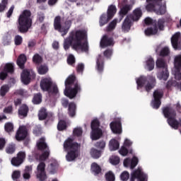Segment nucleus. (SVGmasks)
I'll list each match as a JSON object with an SVG mask.
<instances>
[{
  "mask_svg": "<svg viewBox=\"0 0 181 181\" xmlns=\"http://www.w3.org/2000/svg\"><path fill=\"white\" fill-rule=\"evenodd\" d=\"M179 37H180V33H176L171 38L172 46L175 50H181V42H179Z\"/></svg>",
  "mask_w": 181,
  "mask_h": 181,
  "instance_id": "nucleus-22",
  "label": "nucleus"
},
{
  "mask_svg": "<svg viewBox=\"0 0 181 181\" xmlns=\"http://www.w3.org/2000/svg\"><path fill=\"white\" fill-rule=\"evenodd\" d=\"M146 66L148 67V71H152L155 69V61L153 58L150 57L146 61Z\"/></svg>",
  "mask_w": 181,
  "mask_h": 181,
  "instance_id": "nucleus-43",
  "label": "nucleus"
},
{
  "mask_svg": "<svg viewBox=\"0 0 181 181\" xmlns=\"http://www.w3.org/2000/svg\"><path fill=\"white\" fill-rule=\"evenodd\" d=\"M3 70L7 74H13L15 73V66L12 63H7L5 64Z\"/></svg>",
  "mask_w": 181,
  "mask_h": 181,
  "instance_id": "nucleus-32",
  "label": "nucleus"
},
{
  "mask_svg": "<svg viewBox=\"0 0 181 181\" xmlns=\"http://www.w3.org/2000/svg\"><path fill=\"white\" fill-rule=\"evenodd\" d=\"M136 84L137 90L144 87L147 93H151V90L156 87V78L151 75L141 76L136 79Z\"/></svg>",
  "mask_w": 181,
  "mask_h": 181,
  "instance_id": "nucleus-5",
  "label": "nucleus"
},
{
  "mask_svg": "<svg viewBox=\"0 0 181 181\" xmlns=\"http://www.w3.org/2000/svg\"><path fill=\"white\" fill-rule=\"evenodd\" d=\"M131 9H132V6L131 5H125L119 11V15H120V21H122L124 19V16H125V15L128 14V12L129 11H131Z\"/></svg>",
  "mask_w": 181,
  "mask_h": 181,
  "instance_id": "nucleus-28",
  "label": "nucleus"
},
{
  "mask_svg": "<svg viewBox=\"0 0 181 181\" xmlns=\"http://www.w3.org/2000/svg\"><path fill=\"white\" fill-rule=\"evenodd\" d=\"M165 93L162 89H156L153 91V100L151 102L152 107L155 110H159L160 105H162V98H163Z\"/></svg>",
  "mask_w": 181,
  "mask_h": 181,
  "instance_id": "nucleus-11",
  "label": "nucleus"
},
{
  "mask_svg": "<svg viewBox=\"0 0 181 181\" xmlns=\"http://www.w3.org/2000/svg\"><path fill=\"white\" fill-rule=\"evenodd\" d=\"M33 62L35 63V64H40V63L43 62V59L39 54H35L33 57Z\"/></svg>",
  "mask_w": 181,
  "mask_h": 181,
  "instance_id": "nucleus-53",
  "label": "nucleus"
},
{
  "mask_svg": "<svg viewBox=\"0 0 181 181\" xmlns=\"http://www.w3.org/2000/svg\"><path fill=\"white\" fill-rule=\"evenodd\" d=\"M81 145L77 142H74V139L68 138L64 142V149L67 152L66 159L67 162H73L76 160L80 156V148Z\"/></svg>",
  "mask_w": 181,
  "mask_h": 181,
  "instance_id": "nucleus-2",
  "label": "nucleus"
},
{
  "mask_svg": "<svg viewBox=\"0 0 181 181\" xmlns=\"http://www.w3.org/2000/svg\"><path fill=\"white\" fill-rule=\"evenodd\" d=\"M40 87L42 91L47 92L48 94H52V95L59 94V88L57 85L53 84V80L50 77L41 79Z\"/></svg>",
  "mask_w": 181,
  "mask_h": 181,
  "instance_id": "nucleus-6",
  "label": "nucleus"
},
{
  "mask_svg": "<svg viewBox=\"0 0 181 181\" xmlns=\"http://www.w3.org/2000/svg\"><path fill=\"white\" fill-rule=\"evenodd\" d=\"M90 155L92 158H94L95 159H98V158L101 156V151L97 150L95 148H92L90 150Z\"/></svg>",
  "mask_w": 181,
  "mask_h": 181,
  "instance_id": "nucleus-47",
  "label": "nucleus"
},
{
  "mask_svg": "<svg viewBox=\"0 0 181 181\" xmlns=\"http://www.w3.org/2000/svg\"><path fill=\"white\" fill-rule=\"evenodd\" d=\"M8 93H9V85L2 86L0 88L1 97H5Z\"/></svg>",
  "mask_w": 181,
  "mask_h": 181,
  "instance_id": "nucleus-45",
  "label": "nucleus"
},
{
  "mask_svg": "<svg viewBox=\"0 0 181 181\" xmlns=\"http://www.w3.org/2000/svg\"><path fill=\"white\" fill-rule=\"evenodd\" d=\"M110 151H117L119 148V142L117 139H111L109 143Z\"/></svg>",
  "mask_w": 181,
  "mask_h": 181,
  "instance_id": "nucleus-35",
  "label": "nucleus"
},
{
  "mask_svg": "<svg viewBox=\"0 0 181 181\" xmlns=\"http://www.w3.org/2000/svg\"><path fill=\"white\" fill-rule=\"evenodd\" d=\"M100 45L103 49L104 47H108V46H114V38L105 35L103 36Z\"/></svg>",
  "mask_w": 181,
  "mask_h": 181,
  "instance_id": "nucleus-18",
  "label": "nucleus"
},
{
  "mask_svg": "<svg viewBox=\"0 0 181 181\" xmlns=\"http://www.w3.org/2000/svg\"><path fill=\"white\" fill-rule=\"evenodd\" d=\"M95 69L99 74H103L104 71V57L101 54H99L97 57Z\"/></svg>",
  "mask_w": 181,
  "mask_h": 181,
  "instance_id": "nucleus-20",
  "label": "nucleus"
},
{
  "mask_svg": "<svg viewBox=\"0 0 181 181\" xmlns=\"http://www.w3.org/2000/svg\"><path fill=\"white\" fill-rule=\"evenodd\" d=\"M32 12L30 10H24L18 17V30L20 33H28L32 27Z\"/></svg>",
  "mask_w": 181,
  "mask_h": 181,
  "instance_id": "nucleus-4",
  "label": "nucleus"
},
{
  "mask_svg": "<svg viewBox=\"0 0 181 181\" xmlns=\"http://www.w3.org/2000/svg\"><path fill=\"white\" fill-rule=\"evenodd\" d=\"M3 112L4 114H8L10 115H12L13 114V105H10L8 106H6L4 108Z\"/></svg>",
  "mask_w": 181,
  "mask_h": 181,
  "instance_id": "nucleus-52",
  "label": "nucleus"
},
{
  "mask_svg": "<svg viewBox=\"0 0 181 181\" xmlns=\"http://www.w3.org/2000/svg\"><path fill=\"white\" fill-rule=\"evenodd\" d=\"M57 129L58 131H64V129H67V122L63 119L59 120L57 124Z\"/></svg>",
  "mask_w": 181,
  "mask_h": 181,
  "instance_id": "nucleus-44",
  "label": "nucleus"
},
{
  "mask_svg": "<svg viewBox=\"0 0 181 181\" xmlns=\"http://www.w3.org/2000/svg\"><path fill=\"white\" fill-rule=\"evenodd\" d=\"M38 118L40 121H45L47 119L48 121H53V114L47 112V110L42 107L38 112Z\"/></svg>",
  "mask_w": 181,
  "mask_h": 181,
  "instance_id": "nucleus-17",
  "label": "nucleus"
},
{
  "mask_svg": "<svg viewBox=\"0 0 181 181\" xmlns=\"http://www.w3.org/2000/svg\"><path fill=\"white\" fill-rule=\"evenodd\" d=\"M95 146V148H98V149H104V148H105V142L104 140L99 141L96 142Z\"/></svg>",
  "mask_w": 181,
  "mask_h": 181,
  "instance_id": "nucleus-58",
  "label": "nucleus"
},
{
  "mask_svg": "<svg viewBox=\"0 0 181 181\" xmlns=\"http://www.w3.org/2000/svg\"><path fill=\"white\" fill-rule=\"evenodd\" d=\"M163 0H146L148 4L146 6V9L148 12L156 11L155 6H160Z\"/></svg>",
  "mask_w": 181,
  "mask_h": 181,
  "instance_id": "nucleus-21",
  "label": "nucleus"
},
{
  "mask_svg": "<svg viewBox=\"0 0 181 181\" xmlns=\"http://www.w3.org/2000/svg\"><path fill=\"white\" fill-rule=\"evenodd\" d=\"M77 107L76 106V103L74 102H71L68 106V114L69 117H74L76 115V110Z\"/></svg>",
  "mask_w": 181,
  "mask_h": 181,
  "instance_id": "nucleus-31",
  "label": "nucleus"
},
{
  "mask_svg": "<svg viewBox=\"0 0 181 181\" xmlns=\"http://www.w3.org/2000/svg\"><path fill=\"white\" fill-rule=\"evenodd\" d=\"M117 18H115L113 21H112L106 27V32H112V30L117 28Z\"/></svg>",
  "mask_w": 181,
  "mask_h": 181,
  "instance_id": "nucleus-41",
  "label": "nucleus"
},
{
  "mask_svg": "<svg viewBox=\"0 0 181 181\" xmlns=\"http://www.w3.org/2000/svg\"><path fill=\"white\" fill-rule=\"evenodd\" d=\"M157 69H162V71L157 74V77L159 80L166 81L169 78V71L168 70V64L165 59L159 58L156 62Z\"/></svg>",
  "mask_w": 181,
  "mask_h": 181,
  "instance_id": "nucleus-9",
  "label": "nucleus"
},
{
  "mask_svg": "<svg viewBox=\"0 0 181 181\" xmlns=\"http://www.w3.org/2000/svg\"><path fill=\"white\" fill-rule=\"evenodd\" d=\"M163 114L170 127H177V119H176V110L171 107L166 106L163 108Z\"/></svg>",
  "mask_w": 181,
  "mask_h": 181,
  "instance_id": "nucleus-7",
  "label": "nucleus"
},
{
  "mask_svg": "<svg viewBox=\"0 0 181 181\" xmlns=\"http://www.w3.org/2000/svg\"><path fill=\"white\" fill-rule=\"evenodd\" d=\"M142 17V10L141 8H137L133 11V15L129 16L133 22H138Z\"/></svg>",
  "mask_w": 181,
  "mask_h": 181,
  "instance_id": "nucleus-25",
  "label": "nucleus"
},
{
  "mask_svg": "<svg viewBox=\"0 0 181 181\" xmlns=\"http://www.w3.org/2000/svg\"><path fill=\"white\" fill-rule=\"evenodd\" d=\"M45 18L46 16H45V13L43 12L37 13V21L38 22H40V23H43Z\"/></svg>",
  "mask_w": 181,
  "mask_h": 181,
  "instance_id": "nucleus-61",
  "label": "nucleus"
},
{
  "mask_svg": "<svg viewBox=\"0 0 181 181\" xmlns=\"http://www.w3.org/2000/svg\"><path fill=\"white\" fill-rule=\"evenodd\" d=\"M13 123L8 122L4 124V131H6L7 134H12V132H13Z\"/></svg>",
  "mask_w": 181,
  "mask_h": 181,
  "instance_id": "nucleus-40",
  "label": "nucleus"
},
{
  "mask_svg": "<svg viewBox=\"0 0 181 181\" xmlns=\"http://www.w3.org/2000/svg\"><path fill=\"white\" fill-rule=\"evenodd\" d=\"M23 42V38L22 37V36L17 35L15 36L14 37V43L16 45V46H21V45H22Z\"/></svg>",
  "mask_w": 181,
  "mask_h": 181,
  "instance_id": "nucleus-55",
  "label": "nucleus"
},
{
  "mask_svg": "<svg viewBox=\"0 0 181 181\" xmlns=\"http://www.w3.org/2000/svg\"><path fill=\"white\" fill-rule=\"evenodd\" d=\"M6 5H8V0H2L0 4V12H4L6 9Z\"/></svg>",
  "mask_w": 181,
  "mask_h": 181,
  "instance_id": "nucleus-63",
  "label": "nucleus"
},
{
  "mask_svg": "<svg viewBox=\"0 0 181 181\" xmlns=\"http://www.w3.org/2000/svg\"><path fill=\"white\" fill-rule=\"evenodd\" d=\"M18 114L19 117H22V118H26L28 114H29V106L26 104L21 105L18 108Z\"/></svg>",
  "mask_w": 181,
  "mask_h": 181,
  "instance_id": "nucleus-24",
  "label": "nucleus"
},
{
  "mask_svg": "<svg viewBox=\"0 0 181 181\" xmlns=\"http://www.w3.org/2000/svg\"><path fill=\"white\" fill-rule=\"evenodd\" d=\"M160 8L156 11L157 15H165L166 13V3L162 6V3L160 4Z\"/></svg>",
  "mask_w": 181,
  "mask_h": 181,
  "instance_id": "nucleus-50",
  "label": "nucleus"
},
{
  "mask_svg": "<svg viewBox=\"0 0 181 181\" xmlns=\"http://www.w3.org/2000/svg\"><path fill=\"white\" fill-rule=\"evenodd\" d=\"M73 134L75 136H81V135H83V129L81 127L75 128L73 131Z\"/></svg>",
  "mask_w": 181,
  "mask_h": 181,
  "instance_id": "nucleus-57",
  "label": "nucleus"
},
{
  "mask_svg": "<svg viewBox=\"0 0 181 181\" xmlns=\"http://www.w3.org/2000/svg\"><path fill=\"white\" fill-rule=\"evenodd\" d=\"M87 37V32L85 30H74L70 32L69 35L64 40V49L69 50L71 46L74 50L87 53L88 52V42L83 40Z\"/></svg>",
  "mask_w": 181,
  "mask_h": 181,
  "instance_id": "nucleus-1",
  "label": "nucleus"
},
{
  "mask_svg": "<svg viewBox=\"0 0 181 181\" xmlns=\"http://www.w3.org/2000/svg\"><path fill=\"white\" fill-rule=\"evenodd\" d=\"M110 129L113 134H122V124L121 121H115L110 123Z\"/></svg>",
  "mask_w": 181,
  "mask_h": 181,
  "instance_id": "nucleus-19",
  "label": "nucleus"
},
{
  "mask_svg": "<svg viewBox=\"0 0 181 181\" xmlns=\"http://www.w3.org/2000/svg\"><path fill=\"white\" fill-rule=\"evenodd\" d=\"M158 26L160 30H163V28H165V19L163 18L158 19Z\"/></svg>",
  "mask_w": 181,
  "mask_h": 181,
  "instance_id": "nucleus-62",
  "label": "nucleus"
},
{
  "mask_svg": "<svg viewBox=\"0 0 181 181\" xmlns=\"http://www.w3.org/2000/svg\"><path fill=\"white\" fill-rule=\"evenodd\" d=\"M37 148L38 151H45V149H49V146H47V144H46V139L45 137H41L37 141Z\"/></svg>",
  "mask_w": 181,
  "mask_h": 181,
  "instance_id": "nucleus-26",
  "label": "nucleus"
},
{
  "mask_svg": "<svg viewBox=\"0 0 181 181\" xmlns=\"http://www.w3.org/2000/svg\"><path fill=\"white\" fill-rule=\"evenodd\" d=\"M49 156H50V150L47 148L39 156V160L45 162V160L49 158Z\"/></svg>",
  "mask_w": 181,
  "mask_h": 181,
  "instance_id": "nucleus-37",
  "label": "nucleus"
},
{
  "mask_svg": "<svg viewBox=\"0 0 181 181\" xmlns=\"http://www.w3.org/2000/svg\"><path fill=\"white\" fill-rule=\"evenodd\" d=\"M27 60L28 59L26 58V55H25L24 54H21L19 55L17 59V64L20 67V69L25 68V63H26Z\"/></svg>",
  "mask_w": 181,
  "mask_h": 181,
  "instance_id": "nucleus-29",
  "label": "nucleus"
},
{
  "mask_svg": "<svg viewBox=\"0 0 181 181\" xmlns=\"http://www.w3.org/2000/svg\"><path fill=\"white\" fill-rule=\"evenodd\" d=\"M132 148H127L126 146H122L121 148L119 150V153L122 155V156H127L128 153L132 154Z\"/></svg>",
  "mask_w": 181,
  "mask_h": 181,
  "instance_id": "nucleus-38",
  "label": "nucleus"
},
{
  "mask_svg": "<svg viewBox=\"0 0 181 181\" xmlns=\"http://www.w3.org/2000/svg\"><path fill=\"white\" fill-rule=\"evenodd\" d=\"M175 78V80H181V54L177 55L174 59Z\"/></svg>",
  "mask_w": 181,
  "mask_h": 181,
  "instance_id": "nucleus-14",
  "label": "nucleus"
},
{
  "mask_svg": "<svg viewBox=\"0 0 181 181\" xmlns=\"http://www.w3.org/2000/svg\"><path fill=\"white\" fill-rule=\"evenodd\" d=\"M139 174H138V178H137L138 181H146L148 180V175L144 173V172H142L141 169H139Z\"/></svg>",
  "mask_w": 181,
  "mask_h": 181,
  "instance_id": "nucleus-49",
  "label": "nucleus"
},
{
  "mask_svg": "<svg viewBox=\"0 0 181 181\" xmlns=\"http://www.w3.org/2000/svg\"><path fill=\"white\" fill-rule=\"evenodd\" d=\"M19 177H21V171L15 170L14 172H13V174H12L13 180H18Z\"/></svg>",
  "mask_w": 181,
  "mask_h": 181,
  "instance_id": "nucleus-64",
  "label": "nucleus"
},
{
  "mask_svg": "<svg viewBox=\"0 0 181 181\" xmlns=\"http://www.w3.org/2000/svg\"><path fill=\"white\" fill-rule=\"evenodd\" d=\"M65 26H62V17L57 16L54 20V28L55 30H58L62 34V36H66V33H69L70 28H71V21L68 20L65 21Z\"/></svg>",
  "mask_w": 181,
  "mask_h": 181,
  "instance_id": "nucleus-8",
  "label": "nucleus"
},
{
  "mask_svg": "<svg viewBox=\"0 0 181 181\" xmlns=\"http://www.w3.org/2000/svg\"><path fill=\"white\" fill-rule=\"evenodd\" d=\"M138 162H139V160L135 156L133 157L130 165L131 169H134L136 167V165H138Z\"/></svg>",
  "mask_w": 181,
  "mask_h": 181,
  "instance_id": "nucleus-59",
  "label": "nucleus"
},
{
  "mask_svg": "<svg viewBox=\"0 0 181 181\" xmlns=\"http://www.w3.org/2000/svg\"><path fill=\"white\" fill-rule=\"evenodd\" d=\"M105 177L106 181H115V174H114L112 171L106 173Z\"/></svg>",
  "mask_w": 181,
  "mask_h": 181,
  "instance_id": "nucleus-46",
  "label": "nucleus"
},
{
  "mask_svg": "<svg viewBox=\"0 0 181 181\" xmlns=\"http://www.w3.org/2000/svg\"><path fill=\"white\" fill-rule=\"evenodd\" d=\"M110 21H111V18H110V17L107 14L103 13L99 19V25L100 26L103 27L107 25V23L110 22Z\"/></svg>",
  "mask_w": 181,
  "mask_h": 181,
  "instance_id": "nucleus-30",
  "label": "nucleus"
},
{
  "mask_svg": "<svg viewBox=\"0 0 181 181\" xmlns=\"http://www.w3.org/2000/svg\"><path fill=\"white\" fill-rule=\"evenodd\" d=\"M57 168H59V163L57 161H54L48 165V170L51 175H54L57 172Z\"/></svg>",
  "mask_w": 181,
  "mask_h": 181,
  "instance_id": "nucleus-34",
  "label": "nucleus"
},
{
  "mask_svg": "<svg viewBox=\"0 0 181 181\" xmlns=\"http://www.w3.org/2000/svg\"><path fill=\"white\" fill-rule=\"evenodd\" d=\"M26 158V153L25 151H20L18 153L16 157H13L11 159V165L13 166H21L23 163V160H25Z\"/></svg>",
  "mask_w": 181,
  "mask_h": 181,
  "instance_id": "nucleus-15",
  "label": "nucleus"
},
{
  "mask_svg": "<svg viewBox=\"0 0 181 181\" xmlns=\"http://www.w3.org/2000/svg\"><path fill=\"white\" fill-rule=\"evenodd\" d=\"M132 22H134L129 16H127L122 25V30L123 32H129L132 26Z\"/></svg>",
  "mask_w": 181,
  "mask_h": 181,
  "instance_id": "nucleus-23",
  "label": "nucleus"
},
{
  "mask_svg": "<svg viewBox=\"0 0 181 181\" xmlns=\"http://www.w3.org/2000/svg\"><path fill=\"white\" fill-rule=\"evenodd\" d=\"M144 33L146 36L156 35L158 33V25H156V23H155L153 27H150L146 29Z\"/></svg>",
  "mask_w": 181,
  "mask_h": 181,
  "instance_id": "nucleus-27",
  "label": "nucleus"
},
{
  "mask_svg": "<svg viewBox=\"0 0 181 181\" xmlns=\"http://www.w3.org/2000/svg\"><path fill=\"white\" fill-rule=\"evenodd\" d=\"M37 177L40 181H45L47 179V175H46V163L41 161L37 166Z\"/></svg>",
  "mask_w": 181,
  "mask_h": 181,
  "instance_id": "nucleus-13",
  "label": "nucleus"
},
{
  "mask_svg": "<svg viewBox=\"0 0 181 181\" xmlns=\"http://www.w3.org/2000/svg\"><path fill=\"white\" fill-rule=\"evenodd\" d=\"M91 170L94 175H100V173L101 172V167H100V165L96 163H93L91 164Z\"/></svg>",
  "mask_w": 181,
  "mask_h": 181,
  "instance_id": "nucleus-42",
  "label": "nucleus"
},
{
  "mask_svg": "<svg viewBox=\"0 0 181 181\" xmlns=\"http://www.w3.org/2000/svg\"><path fill=\"white\" fill-rule=\"evenodd\" d=\"M115 13H117V7L115 5H110L107 11V15L109 16V19L114 18Z\"/></svg>",
  "mask_w": 181,
  "mask_h": 181,
  "instance_id": "nucleus-33",
  "label": "nucleus"
},
{
  "mask_svg": "<svg viewBox=\"0 0 181 181\" xmlns=\"http://www.w3.org/2000/svg\"><path fill=\"white\" fill-rule=\"evenodd\" d=\"M177 81L174 80H169L165 84V88L168 91H172L173 87H176Z\"/></svg>",
  "mask_w": 181,
  "mask_h": 181,
  "instance_id": "nucleus-36",
  "label": "nucleus"
},
{
  "mask_svg": "<svg viewBox=\"0 0 181 181\" xmlns=\"http://www.w3.org/2000/svg\"><path fill=\"white\" fill-rule=\"evenodd\" d=\"M33 103L34 104H40V103H42V93H38L34 95Z\"/></svg>",
  "mask_w": 181,
  "mask_h": 181,
  "instance_id": "nucleus-51",
  "label": "nucleus"
},
{
  "mask_svg": "<svg viewBox=\"0 0 181 181\" xmlns=\"http://www.w3.org/2000/svg\"><path fill=\"white\" fill-rule=\"evenodd\" d=\"M37 71L40 74L43 75L49 71V68L46 65H40Z\"/></svg>",
  "mask_w": 181,
  "mask_h": 181,
  "instance_id": "nucleus-54",
  "label": "nucleus"
},
{
  "mask_svg": "<svg viewBox=\"0 0 181 181\" xmlns=\"http://www.w3.org/2000/svg\"><path fill=\"white\" fill-rule=\"evenodd\" d=\"M15 151H16V146L14 144H9L6 147V152L8 155H12L13 153H15Z\"/></svg>",
  "mask_w": 181,
  "mask_h": 181,
  "instance_id": "nucleus-39",
  "label": "nucleus"
},
{
  "mask_svg": "<svg viewBox=\"0 0 181 181\" xmlns=\"http://www.w3.org/2000/svg\"><path fill=\"white\" fill-rule=\"evenodd\" d=\"M170 54V49H169V47H164L161 49L160 51V56L161 57H166V56H169Z\"/></svg>",
  "mask_w": 181,
  "mask_h": 181,
  "instance_id": "nucleus-48",
  "label": "nucleus"
},
{
  "mask_svg": "<svg viewBox=\"0 0 181 181\" xmlns=\"http://www.w3.org/2000/svg\"><path fill=\"white\" fill-rule=\"evenodd\" d=\"M28 136V129L25 126H20L16 134V141H23Z\"/></svg>",
  "mask_w": 181,
  "mask_h": 181,
  "instance_id": "nucleus-16",
  "label": "nucleus"
},
{
  "mask_svg": "<svg viewBox=\"0 0 181 181\" xmlns=\"http://www.w3.org/2000/svg\"><path fill=\"white\" fill-rule=\"evenodd\" d=\"M129 179V173L128 171H123L120 175V180L128 181Z\"/></svg>",
  "mask_w": 181,
  "mask_h": 181,
  "instance_id": "nucleus-56",
  "label": "nucleus"
},
{
  "mask_svg": "<svg viewBox=\"0 0 181 181\" xmlns=\"http://www.w3.org/2000/svg\"><path fill=\"white\" fill-rule=\"evenodd\" d=\"M138 175H139V169H137L132 173L130 181H135V179H138Z\"/></svg>",
  "mask_w": 181,
  "mask_h": 181,
  "instance_id": "nucleus-60",
  "label": "nucleus"
},
{
  "mask_svg": "<svg viewBox=\"0 0 181 181\" xmlns=\"http://www.w3.org/2000/svg\"><path fill=\"white\" fill-rule=\"evenodd\" d=\"M100 120L94 119L90 123L91 139L93 141H97L103 136V129H100Z\"/></svg>",
  "mask_w": 181,
  "mask_h": 181,
  "instance_id": "nucleus-10",
  "label": "nucleus"
},
{
  "mask_svg": "<svg viewBox=\"0 0 181 181\" xmlns=\"http://www.w3.org/2000/svg\"><path fill=\"white\" fill-rule=\"evenodd\" d=\"M74 81H76L74 75H70L65 81L64 94L71 100H73L81 91V86L78 82L74 83Z\"/></svg>",
  "mask_w": 181,
  "mask_h": 181,
  "instance_id": "nucleus-3",
  "label": "nucleus"
},
{
  "mask_svg": "<svg viewBox=\"0 0 181 181\" xmlns=\"http://www.w3.org/2000/svg\"><path fill=\"white\" fill-rule=\"evenodd\" d=\"M36 78V73L33 71H29L28 69H24L21 73V81L25 86H28L30 83V80H35Z\"/></svg>",
  "mask_w": 181,
  "mask_h": 181,
  "instance_id": "nucleus-12",
  "label": "nucleus"
}]
</instances>
